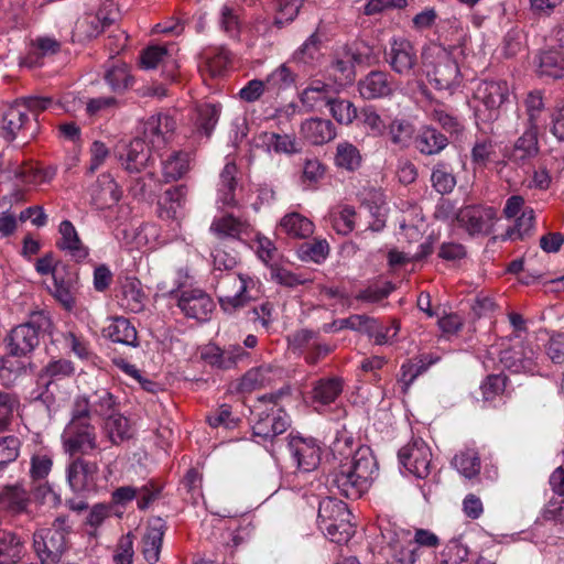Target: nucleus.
<instances>
[{"instance_id":"a878e982","label":"nucleus","mask_w":564,"mask_h":564,"mask_svg":"<svg viewBox=\"0 0 564 564\" xmlns=\"http://www.w3.org/2000/svg\"><path fill=\"white\" fill-rule=\"evenodd\" d=\"M301 135L314 145H322L336 137V129L333 122L323 118H310L302 122Z\"/></svg>"},{"instance_id":"ea45409f","label":"nucleus","mask_w":564,"mask_h":564,"mask_svg":"<svg viewBox=\"0 0 564 564\" xmlns=\"http://www.w3.org/2000/svg\"><path fill=\"white\" fill-rule=\"evenodd\" d=\"M237 165L234 162H227L219 175L218 203L224 206H235V191L237 187Z\"/></svg>"},{"instance_id":"37998d69","label":"nucleus","mask_w":564,"mask_h":564,"mask_svg":"<svg viewBox=\"0 0 564 564\" xmlns=\"http://www.w3.org/2000/svg\"><path fill=\"white\" fill-rule=\"evenodd\" d=\"M278 372L270 366H261L249 370L241 379L239 388L242 392H251L271 384Z\"/></svg>"},{"instance_id":"7ed1b4c3","label":"nucleus","mask_w":564,"mask_h":564,"mask_svg":"<svg viewBox=\"0 0 564 564\" xmlns=\"http://www.w3.org/2000/svg\"><path fill=\"white\" fill-rule=\"evenodd\" d=\"M282 391L260 397L253 405V436L265 442L284 433L290 426L289 415L278 405Z\"/></svg>"},{"instance_id":"052dcab7","label":"nucleus","mask_w":564,"mask_h":564,"mask_svg":"<svg viewBox=\"0 0 564 564\" xmlns=\"http://www.w3.org/2000/svg\"><path fill=\"white\" fill-rule=\"evenodd\" d=\"M371 317L367 315H351L347 318H340L334 321L332 324H327L324 326L325 332H339L341 329H351L355 332L365 333L366 329L370 326Z\"/></svg>"},{"instance_id":"338daca9","label":"nucleus","mask_w":564,"mask_h":564,"mask_svg":"<svg viewBox=\"0 0 564 564\" xmlns=\"http://www.w3.org/2000/svg\"><path fill=\"white\" fill-rule=\"evenodd\" d=\"M219 24L221 30L231 39H238L241 31V24L237 11L225 4L220 10Z\"/></svg>"},{"instance_id":"0eeeda50","label":"nucleus","mask_w":564,"mask_h":564,"mask_svg":"<svg viewBox=\"0 0 564 564\" xmlns=\"http://www.w3.org/2000/svg\"><path fill=\"white\" fill-rule=\"evenodd\" d=\"M1 135L7 141L22 138L24 142L37 133V122L28 115V107L20 101L8 105L1 113Z\"/></svg>"},{"instance_id":"69168bd1","label":"nucleus","mask_w":564,"mask_h":564,"mask_svg":"<svg viewBox=\"0 0 564 564\" xmlns=\"http://www.w3.org/2000/svg\"><path fill=\"white\" fill-rule=\"evenodd\" d=\"M360 120L372 137H382L387 131L384 120L372 107H366L361 110Z\"/></svg>"},{"instance_id":"6e6d98bb","label":"nucleus","mask_w":564,"mask_h":564,"mask_svg":"<svg viewBox=\"0 0 564 564\" xmlns=\"http://www.w3.org/2000/svg\"><path fill=\"white\" fill-rule=\"evenodd\" d=\"M452 464L466 478H473L480 471V459L475 449H466L457 454Z\"/></svg>"},{"instance_id":"5fc2aeb1","label":"nucleus","mask_w":564,"mask_h":564,"mask_svg":"<svg viewBox=\"0 0 564 564\" xmlns=\"http://www.w3.org/2000/svg\"><path fill=\"white\" fill-rule=\"evenodd\" d=\"M88 398L93 409V414L108 416L116 410V398L106 388L97 387L90 394H88Z\"/></svg>"},{"instance_id":"58836bf2","label":"nucleus","mask_w":564,"mask_h":564,"mask_svg":"<svg viewBox=\"0 0 564 564\" xmlns=\"http://www.w3.org/2000/svg\"><path fill=\"white\" fill-rule=\"evenodd\" d=\"M22 355H9L0 359V381L4 386H12L29 369H31L30 362L21 359Z\"/></svg>"},{"instance_id":"cd10ccee","label":"nucleus","mask_w":564,"mask_h":564,"mask_svg":"<svg viewBox=\"0 0 564 564\" xmlns=\"http://www.w3.org/2000/svg\"><path fill=\"white\" fill-rule=\"evenodd\" d=\"M147 304V295L141 282L134 276H126L121 282L120 305L129 312L140 313Z\"/></svg>"},{"instance_id":"a19ab883","label":"nucleus","mask_w":564,"mask_h":564,"mask_svg":"<svg viewBox=\"0 0 564 564\" xmlns=\"http://www.w3.org/2000/svg\"><path fill=\"white\" fill-rule=\"evenodd\" d=\"M191 169V155L184 151L172 152L162 161V174L165 182L177 181Z\"/></svg>"},{"instance_id":"72a5a7b5","label":"nucleus","mask_w":564,"mask_h":564,"mask_svg":"<svg viewBox=\"0 0 564 564\" xmlns=\"http://www.w3.org/2000/svg\"><path fill=\"white\" fill-rule=\"evenodd\" d=\"M535 351L532 348H512L501 351L500 362L512 372H533Z\"/></svg>"},{"instance_id":"774afa93","label":"nucleus","mask_w":564,"mask_h":564,"mask_svg":"<svg viewBox=\"0 0 564 564\" xmlns=\"http://www.w3.org/2000/svg\"><path fill=\"white\" fill-rule=\"evenodd\" d=\"M329 246L325 239L314 240L313 242L303 243L300 248V256L304 260H312L316 263L326 259Z\"/></svg>"},{"instance_id":"6ab92c4d","label":"nucleus","mask_w":564,"mask_h":564,"mask_svg":"<svg viewBox=\"0 0 564 564\" xmlns=\"http://www.w3.org/2000/svg\"><path fill=\"white\" fill-rule=\"evenodd\" d=\"M391 68L400 75H409L416 64V52L413 44L404 37H393L387 53Z\"/></svg>"},{"instance_id":"6e6552de","label":"nucleus","mask_w":564,"mask_h":564,"mask_svg":"<svg viewBox=\"0 0 564 564\" xmlns=\"http://www.w3.org/2000/svg\"><path fill=\"white\" fill-rule=\"evenodd\" d=\"M48 325V319L36 313L24 324L14 327L9 337V351L12 355H28L39 345L40 329Z\"/></svg>"},{"instance_id":"20e7f679","label":"nucleus","mask_w":564,"mask_h":564,"mask_svg":"<svg viewBox=\"0 0 564 564\" xmlns=\"http://www.w3.org/2000/svg\"><path fill=\"white\" fill-rule=\"evenodd\" d=\"M317 522L322 532L332 542L346 543L354 534L351 513L341 500L330 497L321 500Z\"/></svg>"},{"instance_id":"e2e57ef3","label":"nucleus","mask_w":564,"mask_h":564,"mask_svg":"<svg viewBox=\"0 0 564 564\" xmlns=\"http://www.w3.org/2000/svg\"><path fill=\"white\" fill-rule=\"evenodd\" d=\"M400 329V325L397 321H392L390 325L382 326L378 325L377 321L371 318L370 326L366 329V334L373 338L377 345L390 344L393 338L397 337Z\"/></svg>"},{"instance_id":"4d7b16f0","label":"nucleus","mask_w":564,"mask_h":564,"mask_svg":"<svg viewBox=\"0 0 564 564\" xmlns=\"http://www.w3.org/2000/svg\"><path fill=\"white\" fill-rule=\"evenodd\" d=\"M431 182L433 187L441 194L451 193L456 185L453 170L446 163H438L433 167Z\"/></svg>"},{"instance_id":"f704fd0d","label":"nucleus","mask_w":564,"mask_h":564,"mask_svg":"<svg viewBox=\"0 0 564 564\" xmlns=\"http://www.w3.org/2000/svg\"><path fill=\"white\" fill-rule=\"evenodd\" d=\"M383 72H371L359 83V93L365 99H376L390 95L392 83Z\"/></svg>"},{"instance_id":"49530a36","label":"nucleus","mask_w":564,"mask_h":564,"mask_svg":"<svg viewBox=\"0 0 564 564\" xmlns=\"http://www.w3.org/2000/svg\"><path fill=\"white\" fill-rule=\"evenodd\" d=\"M221 107L216 104H204L196 109L195 127L196 132L200 135L208 138L215 129Z\"/></svg>"},{"instance_id":"c756f323","label":"nucleus","mask_w":564,"mask_h":564,"mask_svg":"<svg viewBox=\"0 0 564 564\" xmlns=\"http://www.w3.org/2000/svg\"><path fill=\"white\" fill-rule=\"evenodd\" d=\"M539 153L538 129L527 127L521 137L517 139L509 154L516 164H524Z\"/></svg>"},{"instance_id":"f03ea898","label":"nucleus","mask_w":564,"mask_h":564,"mask_svg":"<svg viewBox=\"0 0 564 564\" xmlns=\"http://www.w3.org/2000/svg\"><path fill=\"white\" fill-rule=\"evenodd\" d=\"M378 471L377 460L367 446L359 447L349 462L343 463L330 475V484L349 499L366 492Z\"/></svg>"},{"instance_id":"39448f33","label":"nucleus","mask_w":564,"mask_h":564,"mask_svg":"<svg viewBox=\"0 0 564 564\" xmlns=\"http://www.w3.org/2000/svg\"><path fill=\"white\" fill-rule=\"evenodd\" d=\"M72 527L66 517H57L50 528L39 529L33 535V547L42 564H57L68 547Z\"/></svg>"},{"instance_id":"9b49d317","label":"nucleus","mask_w":564,"mask_h":564,"mask_svg":"<svg viewBox=\"0 0 564 564\" xmlns=\"http://www.w3.org/2000/svg\"><path fill=\"white\" fill-rule=\"evenodd\" d=\"M399 459L403 467L417 478H426L430 474L432 453L422 438H413L399 451Z\"/></svg>"},{"instance_id":"5701e85b","label":"nucleus","mask_w":564,"mask_h":564,"mask_svg":"<svg viewBox=\"0 0 564 564\" xmlns=\"http://www.w3.org/2000/svg\"><path fill=\"white\" fill-rule=\"evenodd\" d=\"M177 305L187 317L197 321L207 319L214 308L212 299L202 290L184 291Z\"/></svg>"},{"instance_id":"dca6fc26","label":"nucleus","mask_w":564,"mask_h":564,"mask_svg":"<svg viewBox=\"0 0 564 564\" xmlns=\"http://www.w3.org/2000/svg\"><path fill=\"white\" fill-rule=\"evenodd\" d=\"M387 547L394 563L416 564L419 552L409 530L398 529L389 532Z\"/></svg>"},{"instance_id":"4be33fe9","label":"nucleus","mask_w":564,"mask_h":564,"mask_svg":"<svg viewBox=\"0 0 564 564\" xmlns=\"http://www.w3.org/2000/svg\"><path fill=\"white\" fill-rule=\"evenodd\" d=\"M254 147L268 154L293 155L300 152L299 142L290 134H280L276 132L262 131L254 137Z\"/></svg>"},{"instance_id":"79ce46f5","label":"nucleus","mask_w":564,"mask_h":564,"mask_svg":"<svg viewBox=\"0 0 564 564\" xmlns=\"http://www.w3.org/2000/svg\"><path fill=\"white\" fill-rule=\"evenodd\" d=\"M280 228L290 237L305 239L314 232V224L304 215L293 212L280 220Z\"/></svg>"},{"instance_id":"2eb2a0df","label":"nucleus","mask_w":564,"mask_h":564,"mask_svg":"<svg viewBox=\"0 0 564 564\" xmlns=\"http://www.w3.org/2000/svg\"><path fill=\"white\" fill-rule=\"evenodd\" d=\"M246 357H248V352L240 345L220 348L215 344H208L200 350V358L207 365L220 370L235 368Z\"/></svg>"},{"instance_id":"f257e3e1","label":"nucleus","mask_w":564,"mask_h":564,"mask_svg":"<svg viewBox=\"0 0 564 564\" xmlns=\"http://www.w3.org/2000/svg\"><path fill=\"white\" fill-rule=\"evenodd\" d=\"M451 36L445 37L451 42L448 47L432 42L422 48V69L429 83L438 90L452 93L462 83V74L457 62L453 58V52L465 46L467 33L457 21L451 23Z\"/></svg>"},{"instance_id":"3c124183","label":"nucleus","mask_w":564,"mask_h":564,"mask_svg":"<svg viewBox=\"0 0 564 564\" xmlns=\"http://www.w3.org/2000/svg\"><path fill=\"white\" fill-rule=\"evenodd\" d=\"M112 20L104 11L89 13L77 22L76 29L80 34L91 39L99 35L106 26L110 25Z\"/></svg>"},{"instance_id":"c85d7f7f","label":"nucleus","mask_w":564,"mask_h":564,"mask_svg":"<svg viewBox=\"0 0 564 564\" xmlns=\"http://www.w3.org/2000/svg\"><path fill=\"white\" fill-rule=\"evenodd\" d=\"M231 62V54L225 47H209L202 52L199 68L212 77L221 76Z\"/></svg>"},{"instance_id":"680f3d73","label":"nucleus","mask_w":564,"mask_h":564,"mask_svg":"<svg viewBox=\"0 0 564 564\" xmlns=\"http://www.w3.org/2000/svg\"><path fill=\"white\" fill-rule=\"evenodd\" d=\"M329 110L334 119L340 124H350L358 116L355 105L346 99H335L328 104Z\"/></svg>"},{"instance_id":"2f4dec72","label":"nucleus","mask_w":564,"mask_h":564,"mask_svg":"<svg viewBox=\"0 0 564 564\" xmlns=\"http://www.w3.org/2000/svg\"><path fill=\"white\" fill-rule=\"evenodd\" d=\"M0 506L12 516L29 512L30 497L20 485L7 486L0 492Z\"/></svg>"},{"instance_id":"b1692460","label":"nucleus","mask_w":564,"mask_h":564,"mask_svg":"<svg viewBox=\"0 0 564 564\" xmlns=\"http://www.w3.org/2000/svg\"><path fill=\"white\" fill-rule=\"evenodd\" d=\"M535 70L540 77L561 79L564 77V51L554 45L541 50L534 58Z\"/></svg>"},{"instance_id":"13d9d810","label":"nucleus","mask_w":564,"mask_h":564,"mask_svg":"<svg viewBox=\"0 0 564 564\" xmlns=\"http://www.w3.org/2000/svg\"><path fill=\"white\" fill-rule=\"evenodd\" d=\"M468 555V546L462 539H453L446 544L440 564H474Z\"/></svg>"},{"instance_id":"473e14b6","label":"nucleus","mask_w":564,"mask_h":564,"mask_svg":"<svg viewBox=\"0 0 564 564\" xmlns=\"http://www.w3.org/2000/svg\"><path fill=\"white\" fill-rule=\"evenodd\" d=\"M333 89L321 80L311 82L301 93V102L310 110H319L332 102Z\"/></svg>"},{"instance_id":"7c9ffc66","label":"nucleus","mask_w":564,"mask_h":564,"mask_svg":"<svg viewBox=\"0 0 564 564\" xmlns=\"http://www.w3.org/2000/svg\"><path fill=\"white\" fill-rule=\"evenodd\" d=\"M250 229V225L247 221L236 218L230 214L215 217L210 225L212 232L218 238L241 239L242 236L249 234Z\"/></svg>"},{"instance_id":"ddd939ff","label":"nucleus","mask_w":564,"mask_h":564,"mask_svg":"<svg viewBox=\"0 0 564 564\" xmlns=\"http://www.w3.org/2000/svg\"><path fill=\"white\" fill-rule=\"evenodd\" d=\"M150 149L145 140L137 138L128 143L117 144L115 155L123 170L129 173H139L151 160Z\"/></svg>"},{"instance_id":"bf43d9fd","label":"nucleus","mask_w":564,"mask_h":564,"mask_svg":"<svg viewBox=\"0 0 564 564\" xmlns=\"http://www.w3.org/2000/svg\"><path fill=\"white\" fill-rule=\"evenodd\" d=\"M294 80V73L290 69L286 63H283L267 76L264 83L267 85V89L280 91L291 87Z\"/></svg>"},{"instance_id":"aec40b11","label":"nucleus","mask_w":564,"mask_h":564,"mask_svg":"<svg viewBox=\"0 0 564 564\" xmlns=\"http://www.w3.org/2000/svg\"><path fill=\"white\" fill-rule=\"evenodd\" d=\"M289 451L302 471H311L319 464L321 449L313 438L294 436L289 442Z\"/></svg>"},{"instance_id":"c03bdc74","label":"nucleus","mask_w":564,"mask_h":564,"mask_svg":"<svg viewBox=\"0 0 564 564\" xmlns=\"http://www.w3.org/2000/svg\"><path fill=\"white\" fill-rule=\"evenodd\" d=\"M112 341L135 347L138 336L135 327L124 317H115L106 329Z\"/></svg>"},{"instance_id":"f8f14e48","label":"nucleus","mask_w":564,"mask_h":564,"mask_svg":"<svg viewBox=\"0 0 564 564\" xmlns=\"http://www.w3.org/2000/svg\"><path fill=\"white\" fill-rule=\"evenodd\" d=\"M488 111L487 119L494 120L498 117L499 109L510 99V88L503 80H490L480 83L474 95Z\"/></svg>"},{"instance_id":"c9c22d12","label":"nucleus","mask_w":564,"mask_h":564,"mask_svg":"<svg viewBox=\"0 0 564 564\" xmlns=\"http://www.w3.org/2000/svg\"><path fill=\"white\" fill-rule=\"evenodd\" d=\"M187 188L184 185L169 188L159 203V216L162 219H177L186 199Z\"/></svg>"},{"instance_id":"423d86ee","label":"nucleus","mask_w":564,"mask_h":564,"mask_svg":"<svg viewBox=\"0 0 564 564\" xmlns=\"http://www.w3.org/2000/svg\"><path fill=\"white\" fill-rule=\"evenodd\" d=\"M253 285L254 281L247 274L226 273L221 275L216 284L220 307L227 313L243 307L250 301L249 290Z\"/></svg>"},{"instance_id":"1a4fd4ad","label":"nucleus","mask_w":564,"mask_h":564,"mask_svg":"<svg viewBox=\"0 0 564 564\" xmlns=\"http://www.w3.org/2000/svg\"><path fill=\"white\" fill-rule=\"evenodd\" d=\"M62 443L65 453L70 456L87 454L97 448L95 427L89 422L69 421L62 433Z\"/></svg>"},{"instance_id":"8fccbe9b","label":"nucleus","mask_w":564,"mask_h":564,"mask_svg":"<svg viewBox=\"0 0 564 564\" xmlns=\"http://www.w3.org/2000/svg\"><path fill=\"white\" fill-rule=\"evenodd\" d=\"M104 429L112 444H119L132 435L128 419L121 414L111 413L106 416Z\"/></svg>"},{"instance_id":"864d4df0","label":"nucleus","mask_w":564,"mask_h":564,"mask_svg":"<svg viewBox=\"0 0 564 564\" xmlns=\"http://www.w3.org/2000/svg\"><path fill=\"white\" fill-rule=\"evenodd\" d=\"M390 141L401 148H408L414 135V127L405 119H393L387 127Z\"/></svg>"},{"instance_id":"f3484780","label":"nucleus","mask_w":564,"mask_h":564,"mask_svg":"<svg viewBox=\"0 0 564 564\" xmlns=\"http://www.w3.org/2000/svg\"><path fill=\"white\" fill-rule=\"evenodd\" d=\"M98 466L83 458H74L66 467L67 482L73 491L90 490L96 485Z\"/></svg>"},{"instance_id":"412c9836","label":"nucleus","mask_w":564,"mask_h":564,"mask_svg":"<svg viewBox=\"0 0 564 564\" xmlns=\"http://www.w3.org/2000/svg\"><path fill=\"white\" fill-rule=\"evenodd\" d=\"M77 291L78 276L75 272L67 269L54 271L51 293L65 310L72 311L74 308Z\"/></svg>"},{"instance_id":"e433bc0d","label":"nucleus","mask_w":564,"mask_h":564,"mask_svg":"<svg viewBox=\"0 0 564 564\" xmlns=\"http://www.w3.org/2000/svg\"><path fill=\"white\" fill-rule=\"evenodd\" d=\"M447 143V138L432 127H423L414 140L416 150L426 155L440 153Z\"/></svg>"},{"instance_id":"393cba45","label":"nucleus","mask_w":564,"mask_h":564,"mask_svg":"<svg viewBox=\"0 0 564 564\" xmlns=\"http://www.w3.org/2000/svg\"><path fill=\"white\" fill-rule=\"evenodd\" d=\"M175 129L172 117L163 113L150 117L144 124V137L152 150L162 149Z\"/></svg>"},{"instance_id":"09e8293b","label":"nucleus","mask_w":564,"mask_h":564,"mask_svg":"<svg viewBox=\"0 0 564 564\" xmlns=\"http://www.w3.org/2000/svg\"><path fill=\"white\" fill-rule=\"evenodd\" d=\"M335 164L347 171H355L361 165L362 156L359 149L348 141H341L336 147Z\"/></svg>"},{"instance_id":"bb28decb","label":"nucleus","mask_w":564,"mask_h":564,"mask_svg":"<svg viewBox=\"0 0 564 564\" xmlns=\"http://www.w3.org/2000/svg\"><path fill=\"white\" fill-rule=\"evenodd\" d=\"M164 532L165 522L161 518L152 519L147 527L142 539V554L150 564L159 561Z\"/></svg>"},{"instance_id":"603ef678","label":"nucleus","mask_w":564,"mask_h":564,"mask_svg":"<svg viewBox=\"0 0 564 564\" xmlns=\"http://www.w3.org/2000/svg\"><path fill=\"white\" fill-rule=\"evenodd\" d=\"M319 51L321 37L315 32L292 54L291 61L297 64L313 65L321 56Z\"/></svg>"},{"instance_id":"a18cd8bd","label":"nucleus","mask_w":564,"mask_h":564,"mask_svg":"<svg viewBox=\"0 0 564 564\" xmlns=\"http://www.w3.org/2000/svg\"><path fill=\"white\" fill-rule=\"evenodd\" d=\"M23 541L15 533H0V564H17L23 556Z\"/></svg>"},{"instance_id":"de8ad7c7","label":"nucleus","mask_w":564,"mask_h":564,"mask_svg":"<svg viewBox=\"0 0 564 564\" xmlns=\"http://www.w3.org/2000/svg\"><path fill=\"white\" fill-rule=\"evenodd\" d=\"M343 391V381L339 378H327L316 381L312 390V399L319 404L334 402Z\"/></svg>"},{"instance_id":"9d476101","label":"nucleus","mask_w":564,"mask_h":564,"mask_svg":"<svg viewBox=\"0 0 564 564\" xmlns=\"http://www.w3.org/2000/svg\"><path fill=\"white\" fill-rule=\"evenodd\" d=\"M497 212L492 207L468 205L460 207L457 226L469 236H487L491 232Z\"/></svg>"},{"instance_id":"4c0bfd02","label":"nucleus","mask_w":564,"mask_h":564,"mask_svg":"<svg viewBox=\"0 0 564 564\" xmlns=\"http://www.w3.org/2000/svg\"><path fill=\"white\" fill-rule=\"evenodd\" d=\"M58 231L61 249L68 251L77 260L85 259L88 256L87 248L82 243L74 225L69 220H63L59 224Z\"/></svg>"},{"instance_id":"0e129e2a","label":"nucleus","mask_w":564,"mask_h":564,"mask_svg":"<svg viewBox=\"0 0 564 564\" xmlns=\"http://www.w3.org/2000/svg\"><path fill=\"white\" fill-rule=\"evenodd\" d=\"M105 79L113 90H121L128 87L131 77L124 63L116 62L107 69Z\"/></svg>"},{"instance_id":"a211bd4d","label":"nucleus","mask_w":564,"mask_h":564,"mask_svg":"<svg viewBox=\"0 0 564 564\" xmlns=\"http://www.w3.org/2000/svg\"><path fill=\"white\" fill-rule=\"evenodd\" d=\"M93 205L98 209L111 208L121 199L122 191L110 173L100 174L89 188Z\"/></svg>"},{"instance_id":"4468645a","label":"nucleus","mask_w":564,"mask_h":564,"mask_svg":"<svg viewBox=\"0 0 564 564\" xmlns=\"http://www.w3.org/2000/svg\"><path fill=\"white\" fill-rule=\"evenodd\" d=\"M4 177L13 181L17 186H37L50 182L56 174L55 167L40 170L32 163L10 162L4 171Z\"/></svg>"}]
</instances>
